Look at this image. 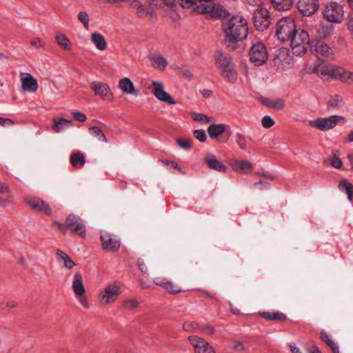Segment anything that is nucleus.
<instances>
[{"instance_id":"1","label":"nucleus","mask_w":353,"mask_h":353,"mask_svg":"<svg viewBox=\"0 0 353 353\" xmlns=\"http://www.w3.org/2000/svg\"><path fill=\"white\" fill-rule=\"evenodd\" d=\"M225 42L228 48H236V43L245 39L248 33L247 20L241 15H234L223 22Z\"/></svg>"},{"instance_id":"2","label":"nucleus","mask_w":353,"mask_h":353,"mask_svg":"<svg viewBox=\"0 0 353 353\" xmlns=\"http://www.w3.org/2000/svg\"><path fill=\"white\" fill-rule=\"evenodd\" d=\"M215 63L219 74L228 82L234 83L237 79V72L232 57L217 51L215 56Z\"/></svg>"},{"instance_id":"3","label":"nucleus","mask_w":353,"mask_h":353,"mask_svg":"<svg viewBox=\"0 0 353 353\" xmlns=\"http://www.w3.org/2000/svg\"><path fill=\"white\" fill-rule=\"evenodd\" d=\"M296 26L292 17H283L278 21L276 28V35L282 41H290L294 34Z\"/></svg>"},{"instance_id":"4","label":"nucleus","mask_w":353,"mask_h":353,"mask_svg":"<svg viewBox=\"0 0 353 353\" xmlns=\"http://www.w3.org/2000/svg\"><path fill=\"white\" fill-rule=\"evenodd\" d=\"M310 49L311 52L321 61H332L334 59L333 50L322 40H312Z\"/></svg>"},{"instance_id":"5","label":"nucleus","mask_w":353,"mask_h":353,"mask_svg":"<svg viewBox=\"0 0 353 353\" xmlns=\"http://www.w3.org/2000/svg\"><path fill=\"white\" fill-rule=\"evenodd\" d=\"M292 52L296 55L303 54L306 51V46H310L311 40L309 33L305 30L295 31L294 34L290 38Z\"/></svg>"},{"instance_id":"6","label":"nucleus","mask_w":353,"mask_h":353,"mask_svg":"<svg viewBox=\"0 0 353 353\" xmlns=\"http://www.w3.org/2000/svg\"><path fill=\"white\" fill-rule=\"evenodd\" d=\"M250 61L255 66L263 65L268 59L267 48L262 42H256L249 50Z\"/></svg>"},{"instance_id":"7","label":"nucleus","mask_w":353,"mask_h":353,"mask_svg":"<svg viewBox=\"0 0 353 353\" xmlns=\"http://www.w3.org/2000/svg\"><path fill=\"white\" fill-rule=\"evenodd\" d=\"M345 121V118L339 115H331L328 117H320L309 122L310 125L321 131L333 129L338 122Z\"/></svg>"},{"instance_id":"8","label":"nucleus","mask_w":353,"mask_h":353,"mask_svg":"<svg viewBox=\"0 0 353 353\" xmlns=\"http://www.w3.org/2000/svg\"><path fill=\"white\" fill-rule=\"evenodd\" d=\"M121 293L120 285L114 282L108 284L103 291L99 294V297L103 304H110L116 301Z\"/></svg>"},{"instance_id":"9","label":"nucleus","mask_w":353,"mask_h":353,"mask_svg":"<svg viewBox=\"0 0 353 353\" xmlns=\"http://www.w3.org/2000/svg\"><path fill=\"white\" fill-rule=\"evenodd\" d=\"M323 17L329 22L340 23L344 17L343 8L340 4L332 2L323 10Z\"/></svg>"},{"instance_id":"10","label":"nucleus","mask_w":353,"mask_h":353,"mask_svg":"<svg viewBox=\"0 0 353 353\" xmlns=\"http://www.w3.org/2000/svg\"><path fill=\"white\" fill-rule=\"evenodd\" d=\"M253 21L254 26L261 31L267 29L270 24L269 11L266 8L257 9L254 12Z\"/></svg>"},{"instance_id":"11","label":"nucleus","mask_w":353,"mask_h":353,"mask_svg":"<svg viewBox=\"0 0 353 353\" xmlns=\"http://www.w3.org/2000/svg\"><path fill=\"white\" fill-rule=\"evenodd\" d=\"M152 85L154 88L153 94L158 100L171 105L176 103V101L172 99L171 95L165 90L163 82L152 81Z\"/></svg>"},{"instance_id":"12","label":"nucleus","mask_w":353,"mask_h":353,"mask_svg":"<svg viewBox=\"0 0 353 353\" xmlns=\"http://www.w3.org/2000/svg\"><path fill=\"white\" fill-rule=\"evenodd\" d=\"M188 339L194 347L195 353H216L214 348L203 339L191 335Z\"/></svg>"},{"instance_id":"13","label":"nucleus","mask_w":353,"mask_h":353,"mask_svg":"<svg viewBox=\"0 0 353 353\" xmlns=\"http://www.w3.org/2000/svg\"><path fill=\"white\" fill-rule=\"evenodd\" d=\"M68 228L74 233L81 237L85 236V228L83 221L74 215H69L66 219Z\"/></svg>"},{"instance_id":"14","label":"nucleus","mask_w":353,"mask_h":353,"mask_svg":"<svg viewBox=\"0 0 353 353\" xmlns=\"http://www.w3.org/2000/svg\"><path fill=\"white\" fill-rule=\"evenodd\" d=\"M26 204L32 209L41 212L47 215L51 214V208L43 200L37 197L27 196L25 199Z\"/></svg>"},{"instance_id":"15","label":"nucleus","mask_w":353,"mask_h":353,"mask_svg":"<svg viewBox=\"0 0 353 353\" xmlns=\"http://www.w3.org/2000/svg\"><path fill=\"white\" fill-rule=\"evenodd\" d=\"M319 8V0H299L297 3L299 11L304 16H310Z\"/></svg>"},{"instance_id":"16","label":"nucleus","mask_w":353,"mask_h":353,"mask_svg":"<svg viewBox=\"0 0 353 353\" xmlns=\"http://www.w3.org/2000/svg\"><path fill=\"white\" fill-rule=\"evenodd\" d=\"M333 30L334 25L330 22H328L322 23L314 29H311L310 34L312 36H315L316 37V39L321 40L330 37L332 34Z\"/></svg>"},{"instance_id":"17","label":"nucleus","mask_w":353,"mask_h":353,"mask_svg":"<svg viewBox=\"0 0 353 353\" xmlns=\"http://www.w3.org/2000/svg\"><path fill=\"white\" fill-rule=\"evenodd\" d=\"M314 71L322 77L336 78L338 76L339 72H340V68L332 64L321 63L315 67Z\"/></svg>"},{"instance_id":"18","label":"nucleus","mask_w":353,"mask_h":353,"mask_svg":"<svg viewBox=\"0 0 353 353\" xmlns=\"http://www.w3.org/2000/svg\"><path fill=\"white\" fill-rule=\"evenodd\" d=\"M90 88L97 96H99L103 99L112 98L110 88L106 83L101 81H93L90 83Z\"/></svg>"},{"instance_id":"19","label":"nucleus","mask_w":353,"mask_h":353,"mask_svg":"<svg viewBox=\"0 0 353 353\" xmlns=\"http://www.w3.org/2000/svg\"><path fill=\"white\" fill-rule=\"evenodd\" d=\"M14 203V198L10 193V187L5 183L0 182V207L6 208Z\"/></svg>"},{"instance_id":"20","label":"nucleus","mask_w":353,"mask_h":353,"mask_svg":"<svg viewBox=\"0 0 353 353\" xmlns=\"http://www.w3.org/2000/svg\"><path fill=\"white\" fill-rule=\"evenodd\" d=\"M200 5L197 6L199 12L209 14L213 17H216L220 15L219 12V7L216 6L212 3L214 0H199Z\"/></svg>"},{"instance_id":"21","label":"nucleus","mask_w":353,"mask_h":353,"mask_svg":"<svg viewBox=\"0 0 353 353\" xmlns=\"http://www.w3.org/2000/svg\"><path fill=\"white\" fill-rule=\"evenodd\" d=\"M101 239L103 249L112 252H115L119 250L121 243L117 239L113 238L108 234H105L101 235Z\"/></svg>"},{"instance_id":"22","label":"nucleus","mask_w":353,"mask_h":353,"mask_svg":"<svg viewBox=\"0 0 353 353\" xmlns=\"http://www.w3.org/2000/svg\"><path fill=\"white\" fill-rule=\"evenodd\" d=\"M22 89L28 92H34L38 88L37 81L30 74L26 73L21 77Z\"/></svg>"},{"instance_id":"23","label":"nucleus","mask_w":353,"mask_h":353,"mask_svg":"<svg viewBox=\"0 0 353 353\" xmlns=\"http://www.w3.org/2000/svg\"><path fill=\"white\" fill-rule=\"evenodd\" d=\"M72 288L76 296L78 295H83L85 292V289L83 283L82 274L79 271L76 272L74 274Z\"/></svg>"},{"instance_id":"24","label":"nucleus","mask_w":353,"mask_h":353,"mask_svg":"<svg viewBox=\"0 0 353 353\" xmlns=\"http://www.w3.org/2000/svg\"><path fill=\"white\" fill-rule=\"evenodd\" d=\"M205 162L208 164L210 169L214 170L218 172H224L227 170V167L220 162L216 157L212 154H209L205 158Z\"/></svg>"},{"instance_id":"25","label":"nucleus","mask_w":353,"mask_h":353,"mask_svg":"<svg viewBox=\"0 0 353 353\" xmlns=\"http://www.w3.org/2000/svg\"><path fill=\"white\" fill-rule=\"evenodd\" d=\"M119 88L125 94H130L135 96L139 95V91L135 89L134 83L128 77L119 80Z\"/></svg>"},{"instance_id":"26","label":"nucleus","mask_w":353,"mask_h":353,"mask_svg":"<svg viewBox=\"0 0 353 353\" xmlns=\"http://www.w3.org/2000/svg\"><path fill=\"white\" fill-rule=\"evenodd\" d=\"M57 261L59 263H63V266L70 270L76 265L71 257L61 250H57L56 252Z\"/></svg>"},{"instance_id":"27","label":"nucleus","mask_w":353,"mask_h":353,"mask_svg":"<svg viewBox=\"0 0 353 353\" xmlns=\"http://www.w3.org/2000/svg\"><path fill=\"white\" fill-rule=\"evenodd\" d=\"M90 40L95 47L101 51H103L107 48V43L105 37L97 32H94L91 34Z\"/></svg>"},{"instance_id":"28","label":"nucleus","mask_w":353,"mask_h":353,"mask_svg":"<svg viewBox=\"0 0 353 353\" xmlns=\"http://www.w3.org/2000/svg\"><path fill=\"white\" fill-rule=\"evenodd\" d=\"M228 128V125L223 123L211 124L208 128V132L212 139H214L221 135Z\"/></svg>"},{"instance_id":"29","label":"nucleus","mask_w":353,"mask_h":353,"mask_svg":"<svg viewBox=\"0 0 353 353\" xmlns=\"http://www.w3.org/2000/svg\"><path fill=\"white\" fill-rule=\"evenodd\" d=\"M54 124L52 128L55 132H60L72 125V121L71 120H67L63 118L54 119Z\"/></svg>"},{"instance_id":"30","label":"nucleus","mask_w":353,"mask_h":353,"mask_svg":"<svg viewBox=\"0 0 353 353\" xmlns=\"http://www.w3.org/2000/svg\"><path fill=\"white\" fill-rule=\"evenodd\" d=\"M148 59L155 68L164 70L168 65V61L162 56L150 54Z\"/></svg>"},{"instance_id":"31","label":"nucleus","mask_w":353,"mask_h":353,"mask_svg":"<svg viewBox=\"0 0 353 353\" xmlns=\"http://www.w3.org/2000/svg\"><path fill=\"white\" fill-rule=\"evenodd\" d=\"M233 170L239 172H245L246 170L251 169L252 164L248 160H235L232 162Z\"/></svg>"},{"instance_id":"32","label":"nucleus","mask_w":353,"mask_h":353,"mask_svg":"<svg viewBox=\"0 0 353 353\" xmlns=\"http://www.w3.org/2000/svg\"><path fill=\"white\" fill-rule=\"evenodd\" d=\"M273 7L279 11L288 10L293 5V0H271Z\"/></svg>"},{"instance_id":"33","label":"nucleus","mask_w":353,"mask_h":353,"mask_svg":"<svg viewBox=\"0 0 353 353\" xmlns=\"http://www.w3.org/2000/svg\"><path fill=\"white\" fill-rule=\"evenodd\" d=\"M339 189L345 192L349 201H352L353 196V185L346 179H342L339 183Z\"/></svg>"},{"instance_id":"34","label":"nucleus","mask_w":353,"mask_h":353,"mask_svg":"<svg viewBox=\"0 0 353 353\" xmlns=\"http://www.w3.org/2000/svg\"><path fill=\"white\" fill-rule=\"evenodd\" d=\"M154 283L157 285L164 288L169 293L171 294L178 293L181 291V290L179 289L176 286H175L172 283L165 279H163L161 281L155 280Z\"/></svg>"},{"instance_id":"35","label":"nucleus","mask_w":353,"mask_h":353,"mask_svg":"<svg viewBox=\"0 0 353 353\" xmlns=\"http://www.w3.org/2000/svg\"><path fill=\"white\" fill-rule=\"evenodd\" d=\"M262 103L269 108L281 110L285 107V102L282 99L270 100L269 99H263Z\"/></svg>"},{"instance_id":"36","label":"nucleus","mask_w":353,"mask_h":353,"mask_svg":"<svg viewBox=\"0 0 353 353\" xmlns=\"http://www.w3.org/2000/svg\"><path fill=\"white\" fill-rule=\"evenodd\" d=\"M321 339L332 349L333 353H339V350L336 343L330 337L327 332L324 331L321 332Z\"/></svg>"},{"instance_id":"37","label":"nucleus","mask_w":353,"mask_h":353,"mask_svg":"<svg viewBox=\"0 0 353 353\" xmlns=\"http://www.w3.org/2000/svg\"><path fill=\"white\" fill-rule=\"evenodd\" d=\"M260 316L267 320H278V321H284L285 320V316L279 312H262L260 313Z\"/></svg>"},{"instance_id":"38","label":"nucleus","mask_w":353,"mask_h":353,"mask_svg":"<svg viewBox=\"0 0 353 353\" xmlns=\"http://www.w3.org/2000/svg\"><path fill=\"white\" fill-rule=\"evenodd\" d=\"M59 46L63 50H69L71 47L70 40L63 33H57L55 36Z\"/></svg>"},{"instance_id":"39","label":"nucleus","mask_w":353,"mask_h":353,"mask_svg":"<svg viewBox=\"0 0 353 353\" xmlns=\"http://www.w3.org/2000/svg\"><path fill=\"white\" fill-rule=\"evenodd\" d=\"M338 76L342 82L347 84L353 83V72H350L340 68Z\"/></svg>"},{"instance_id":"40","label":"nucleus","mask_w":353,"mask_h":353,"mask_svg":"<svg viewBox=\"0 0 353 353\" xmlns=\"http://www.w3.org/2000/svg\"><path fill=\"white\" fill-rule=\"evenodd\" d=\"M139 302L136 299L126 298L123 301V307L125 310L132 311L138 308Z\"/></svg>"},{"instance_id":"41","label":"nucleus","mask_w":353,"mask_h":353,"mask_svg":"<svg viewBox=\"0 0 353 353\" xmlns=\"http://www.w3.org/2000/svg\"><path fill=\"white\" fill-rule=\"evenodd\" d=\"M234 139H235V141H236V144L239 145V147L241 149L244 150H245L247 149L248 139L245 135H243L241 133L236 132L234 134Z\"/></svg>"},{"instance_id":"42","label":"nucleus","mask_w":353,"mask_h":353,"mask_svg":"<svg viewBox=\"0 0 353 353\" xmlns=\"http://www.w3.org/2000/svg\"><path fill=\"white\" fill-rule=\"evenodd\" d=\"M343 103V99L339 95H335L330 99L327 106L329 108H341Z\"/></svg>"},{"instance_id":"43","label":"nucleus","mask_w":353,"mask_h":353,"mask_svg":"<svg viewBox=\"0 0 353 353\" xmlns=\"http://www.w3.org/2000/svg\"><path fill=\"white\" fill-rule=\"evenodd\" d=\"M89 132L92 136L97 137L99 141L107 142V139H106L105 134L103 133L101 130L99 129V128L90 127L89 128Z\"/></svg>"},{"instance_id":"44","label":"nucleus","mask_w":353,"mask_h":353,"mask_svg":"<svg viewBox=\"0 0 353 353\" xmlns=\"http://www.w3.org/2000/svg\"><path fill=\"white\" fill-rule=\"evenodd\" d=\"M70 163L73 166L77 165L78 163L83 165L85 163V157L83 154L79 152L73 154L70 156Z\"/></svg>"},{"instance_id":"45","label":"nucleus","mask_w":353,"mask_h":353,"mask_svg":"<svg viewBox=\"0 0 353 353\" xmlns=\"http://www.w3.org/2000/svg\"><path fill=\"white\" fill-rule=\"evenodd\" d=\"M338 151H335L332 153V156L329 158L331 165L336 169H339L342 167L343 161L337 156Z\"/></svg>"},{"instance_id":"46","label":"nucleus","mask_w":353,"mask_h":353,"mask_svg":"<svg viewBox=\"0 0 353 353\" xmlns=\"http://www.w3.org/2000/svg\"><path fill=\"white\" fill-rule=\"evenodd\" d=\"M132 6L137 9V13L141 17L148 14V10L146 6L139 3V2H134Z\"/></svg>"},{"instance_id":"47","label":"nucleus","mask_w":353,"mask_h":353,"mask_svg":"<svg viewBox=\"0 0 353 353\" xmlns=\"http://www.w3.org/2000/svg\"><path fill=\"white\" fill-rule=\"evenodd\" d=\"M192 117L194 121L201 122L202 123H210L212 119V117L201 113L194 112L192 114Z\"/></svg>"},{"instance_id":"48","label":"nucleus","mask_w":353,"mask_h":353,"mask_svg":"<svg viewBox=\"0 0 353 353\" xmlns=\"http://www.w3.org/2000/svg\"><path fill=\"white\" fill-rule=\"evenodd\" d=\"M176 143L181 148L185 150H188L192 148V141L190 139H178Z\"/></svg>"},{"instance_id":"49","label":"nucleus","mask_w":353,"mask_h":353,"mask_svg":"<svg viewBox=\"0 0 353 353\" xmlns=\"http://www.w3.org/2000/svg\"><path fill=\"white\" fill-rule=\"evenodd\" d=\"M79 20L83 24L86 30L89 29L90 17L86 12H80L78 14Z\"/></svg>"},{"instance_id":"50","label":"nucleus","mask_w":353,"mask_h":353,"mask_svg":"<svg viewBox=\"0 0 353 353\" xmlns=\"http://www.w3.org/2000/svg\"><path fill=\"white\" fill-rule=\"evenodd\" d=\"M194 137L201 142H204L206 140V134L203 130H196L194 131Z\"/></svg>"},{"instance_id":"51","label":"nucleus","mask_w":353,"mask_h":353,"mask_svg":"<svg viewBox=\"0 0 353 353\" xmlns=\"http://www.w3.org/2000/svg\"><path fill=\"white\" fill-rule=\"evenodd\" d=\"M261 123L263 126L265 128H269L274 124V120L270 116H264Z\"/></svg>"},{"instance_id":"52","label":"nucleus","mask_w":353,"mask_h":353,"mask_svg":"<svg viewBox=\"0 0 353 353\" xmlns=\"http://www.w3.org/2000/svg\"><path fill=\"white\" fill-rule=\"evenodd\" d=\"M79 302L81 304L83 307L88 309L90 307V303L88 298L85 296V294L83 295H78L76 296Z\"/></svg>"},{"instance_id":"53","label":"nucleus","mask_w":353,"mask_h":353,"mask_svg":"<svg viewBox=\"0 0 353 353\" xmlns=\"http://www.w3.org/2000/svg\"><path fill=\"white\" fill-rule=\"evenodd\" d=\"M177 70L183 75L186 79L191 80L193 79V74L191 71L186 68H178Z\"/></svg>"},{"instance_id":"54","label":"nucleus","mask_w":353,"mask_h":353,"mask_svg":"<svg viewBox=\"0 0 353 353\" xmlns=\"http://www.w3.org/2000/svg\"><path fill=\"white\" fill-rule=\"evenodd\" d=\"M73 117L78 121L83 122L86 120V115L78 111L72 112Z\"/></svg>"},{"instance_id":"55","label":"nucleus","mask_w":353,"mask_h":353,"mask_svg":"<svg viewBox=\"0 0 353 353\" xmlns=\"http://www.w3.org/2000/svg\"><path fill=\"white\" fill-rule=\"evenodd\" d=\"M179 3L183 8H190L195 3L196 0H178Z\"/></svg>"},{"instance_id":"56","label":"nucleus","mask_w":353,"mask_h":353,"mask_svg":"<svg viewBox=\"0 0 353 353\" xmlns=\"http://www.w3.org/2000/svg\"><path fill=\"white\" fill-rule=\"evenodd\" d=\"M231 347L233 350L239 351V352L243 350L245 348L244 345L240 341H237V342L234 343V345H232L231 346Z\"/></svg>"},{"instance_id":"57","label":"nucleus","mask_w":353,"mask_h":353,"mask_svg":"<svg viewBox=\"0 0 353 353\" xmlns=\"http://www.w3.org/2000/svg\"><path fill=\"white\" fill-rule=\"evenodd\" d=\"M202 331L208 335H212L214 332V328L210 325H205L203 327Z\"/></svg>"},{"instance_id":"58","label":"nucleus","mask_w":353,"mask_h":353,"mask_svg":"<svg viewBox=\"0 0 353 353\" xmlns=\"http://www.w3.org/2000/svg\"><path fill=\"white\" fill-rule=\"evenodd\" d=\"M30 44L36 48H39L43 46V42L39 39L31 41Z\"/></svg>"},{"instance_id":"59","label":"nucleus","mask_w":353,"mask_h":353,"mask_svg":"<svg viewBox=\"0 0 353 353\" xmlns=\"http://www.w3.org/2000/svg\"><path fill=\"white\" fill-rule=\"evenodd\" d=\"M138 265L139 268V270L142 272L145 273L147 272V267L144 262L143 261L139 260L138 261Z\"/></svg>"},{"instance_id":"60","label":"nucleus","mask_w":353,"mask_h":353,"mask_svg":"<svg viewBox=\"0 0 353 353\" xmlns=\"http://www.w3.org/2000/svg\"><path fill=\"white\" fill-rule=\"evenodd\" d=\"M201 93L204 98H209L211 97L212 92L210 90L204 89L201 91Z\"/></svg>"},{"instance_id":"61","label":"nucleus","mask_w":353,"mask_h":353,"mask_svg":"<svg viewBox=\"0 0 353 353\" xmlns=\"http://www.w3.org/2000/svg\"><path fill=\"white\" fill-rule=\"evenodd\" d=\"M256 188L259 189H263V188H268L269 184L263 181H259V183H256L254 185Z\"/></svg>"},{"instance_id":"62","label":"nucleus","mask_w":353,"mask_h":353,"mask_svg":"<svg viewBox=\"0 0 353 353\" xmlns=\"http://www.w3.org/2000/svg\"><path fill=\"white\" fill-rule=\"evenodd\" d=\"M183 330L187 332H192L193 327H192V323H185L183 325Z\"/></svg>"},{"instance_id":"63","label":"nucleus","mask_w":353,"mask_h":353,"mask_svg":"<svg viewBox=\"0 0 353 353\" xmlns=\"http://www.w3.org/2000/svg\"><path fill=\"white\" fill-rule=\"evenodd\" d=\"M292 353H301L299 347L295 344L291 343L290 345Z\"/></svg>"},{"instance_id":"64","label":"nucleus","mask_w":353,"mask_h":353,"mask_svg":"<svg viewBox=\"0 0 353 353\" xmlns=\"http://www.w3.org/2000/svg\"><path fill=\"white\" fill-rule=\"evenodd\" d=\"M347 159L350 161V169L353 170V154H349L347 155Z\"/></svg>"}]
</instances>
